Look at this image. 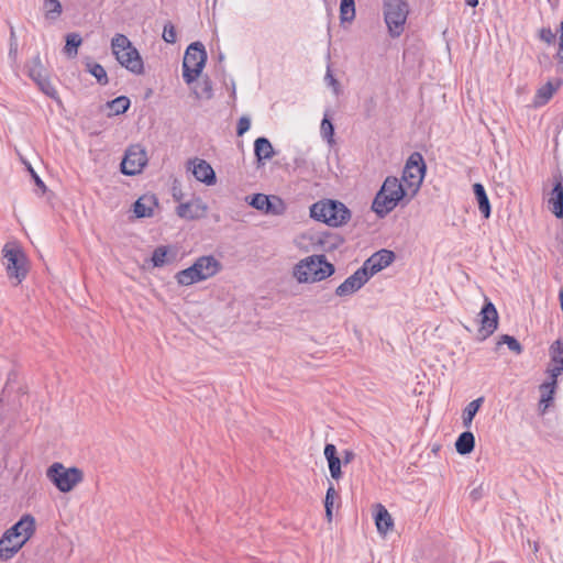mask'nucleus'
Listing matches in <instances>:
<instances>
[{"label":"nucleus","mask_w":563,"mask_h":563,"mask_svg":"<svg viewBox=\"0 0 563 563\" xmlns=\"http://www.w3.org/2000/svg\"><path fill=\"white\" fill-rule=\"evenodd\" d=\"M36 532V520L31 514L23 515L19 521L7 529L0 538V561L12 560Z\"/></svg>","instance_id":"nucleus-1"},{"label":"nucleus","mask_w":563,"mask_h":563,"mask_svg":"<svg viewBox=\"0 0 563 563\" xmlns=\"http://www.w3.org/2000/svg\"><path fill=\"white\" fill-rule=\"evenodd\" d=\"M400 201H410L408 200L407 190L397 177L388 176L376 194L372 209L377 216L385 217L393 211Z\"/></svg>","instance_id":"nucleus-2"},{"label":"nucleus","mask_w":563,"mask_h":563,"mask_svg":"<svg viewBox=\"0 0 563 563\" xmlns=\"http://www.w3.org/2000/svg\"><path fill=\"white\" fill-rule=\"evenodd\" d=\"M334 266L323 255H311L300 260L292 268L294 278L300 284H313L327 279Z\"/></svg>","instance_id":"nucleus-3"},{"label":"nucleus","mask_w":563,"mask_h":563,"mask_svg":"<svg viewBox=\"0 0 563 563\" xmlns=\"http://www.w3.org/2000/svg\"><path fill=\"white\" fill-rule=\"evenodd\" d=\"M222 264L212 255L198 257L191 266L176 273L175 280L179 286H190L216 276Z\"/></svg>","instance_id":"nucleus-4"},{"label":"nucleus","mask_w":563,"mask_h":563,"mask_svg":"<svg viewBox=\"0 0 563 563\" xmlns=\"http://www.w3.org/2000/svg\"><path fill=\"white\" fill-rule=\"evenodd\" d=\"M550 363L547 373L550 376V382H545L540 386V407L544 412L555 394L556 378L563 373V338L554 341L550 346Z\"/></svg>","instance_id":"nucleus-5"},{"label":"nucleus","mask_w":563,"mask_h":563,"mask_svg":"<svg viewBox=\"0 0 563 563\" xmlns=\"http://www.w3.org/2000/svg\"><path fill=\"white\" fill-rule=\"evenodd\" d=\"M2 263L7 275L16 286L21 284L29 273V261L20 245L13 242L5 243L2 247Z\"/></svg>","instance_id":"nucleus-6"},{"label":"nucleus","mask_w":563,"mask_h":563,"mask_svg":"<svg viewBox=\"0 0 563 563\" xmlns=\"http://www.w3.org/2000/svg\"><path fill=\"white\" fill-rule=\"evenodd\" d=\"M111 51L118 63L135 75L144 71L143 59L131 41L123 34H115L111 41Z\"/></svg>","instance_id":"nucleus-7"},{"label":"nucleus","mask_w":563,"mask_h":563,"mask_svg":"<svg viewBox=\"0 0 563 563\" xmlns=\"http://www.w3.org/2000/svg\"><path fill=\"white\" fill-rule=\"evenodd\" d=\"M310 217L330 227L346 223L351 217L349 209L340 201L323 199L310 207Z\"/></svg>","instance_id":"nucleus-8"},{"label":"nucleus","mask_w":563,"mask_h":563,"mask_svg":"<svg viewBox=\"0 0 563 563\" xmlns=\"http://www.w3.org/2000/svg\"><path fill=\"white\" fill-rule=\"evenodd\" d=\"M46 477L60 493H70L82 483L85 474L79 467L55 462L47 467Z\"/></svg>","instance_id":"nucleus-9"},{"label":"nucleus","mask_w":563,"mask_h":563,"mask_svg":"<svg viewBox=\"0 0 563 563\" xmlns=\"http://www.w3.org/2000/svg\"><path fill=\"white\" fill-rule=\"evenodd\" d=\"M384 20L391 37H398L405 30L409 5L405 0H384Z\"/></svg>","instance_id":"nucleus-10"},{"label":"nucleus","mask_w":563,"mask_h":563,"mask_svg":"<svg viewBox=\"0 0 563 563\" xmlns=\"http://www.w3.org/2000/svg\"><path fill=\"white\" fill-rule=\"evenodd\" d=\"M426 174V164L420 153H412L402 172L401 183L407 190L408 200L419 191Z\"/></svg>","instance_id":"nucleus-11"},{"label":"nucleus","mask_w":563,"mask_h":563,"mask_svg":"<svg viewBox=\"0 0 563 563\" xmlns=\"http://www.w3.org/2000/svg\"><path fill=\"white\" fill-rule=\"evenodd\" d=\"M207 60V53L201 43H192L188 46L183 60V77L187 84L197 79Z\"/></svg>","instance_id":"nucleus-12"},{"label":"nucleus","mask_w":563,"mask_h":563,"mask_svg":"<svg viewBox=\"0 0 563 563\" xmlns=\"http://www.w3.org/2000/svg\"><path fill=\"white\" fill-rule=\"evenodd\" d=\"M29 77L36 82L38 88L49 98L57 99V90L51 82L46 69L40 56L33 57L26 64Z\"/></svg>","instance_id":"nucleus-13"},{"label":"nucleus","mask_w":563,"mask_h":563,"mask_svg":"<svg viewBox=\"0 0 563 563\" xmlns=\"http://www.w3.org/2000/svg\"><path fill=\"white\" fill-rule=\"evenodd\" d=\"M147 164L146 151L139 144L131 145L121 163V170L125 175L140 174Z\"/></svg>","instance_id":"nucleus-14"},{"label":"nucleus","mask_w":563,"mask_h":563,"mask_svg":"<svg viewBox=\"0 0 563 563\" xmlns=\"http://www.w3.org/2000/svg\"><path fill=\"white\" fill-rule=\"evenodd\" d=\"M247 203L258 211L267 214L280 216L285 212L284 201L277 196H266L264 194H255L245 198Z\"/></svg>","instance_id":"nucleus-15"},{"label":"nucleus","mask_w":563,"mask_h":563,"mask_svg":"<svg viewBox=\"0 0 563 563\" xmlns=\"http://www.w3.org/2000/svg\"><path fill=\"white\" fill-rule=\"evenodd\" d=\"M186 168L188 172H191L198 181L203 183L207 186L216 185V173L207 161L198 157L190 158L186 164Z\"/></svg>","instance_id":"nucleus-16"},{"label":"nucleus","mask_w":563,"mask_h":563,"mask_svg":"<svg viewBox=\"0 0 563 563\" xmlns=\"http://www.w3.org/2000/svg\"><path fill=\"white\" fill-rule=\"evenodd\" d=\"M481 328L478 334L482 340H485L495 332L498 325V313L495 306L486 300L484 307L479 312Z\"/></svg>","instance_id":"nucleus-17"},{"label":"nucleus","mask_w":563,"mask_h":563,"mask_svg":"<svg viewBox=\"0 0 563 563\" xmlns=\"http://www.w3.org/2000/svg\"><path fill=\"white\" fill-rule=\"evenodd\" d=\"M369 274L366 273L362 267L357 269L353 275L347 277L335 290L336 296L345 297L357 291L367 280Z\"/></svg>","instance_id":"nucleus-18"},{"label":"nucleus","mask_w":563,"mask_h":563,"mask_svg":"<svg viewBox=\"0 0 563 563\" xmlns=\"http://www.w3.org/2000/svg\"><path fill=\"white\" fill-rule=\"evenodd\" d=\"M394 253L388 250H380L365 261L363 269L369 277L389 266L394 261Z\"/></svg>","instance_id":"nucleus-19"},{"label":"nucleus","mask_w":563,"mask_h":563,"mask_svg":"<svg viewBox=\"0 0 563 563\" xmlns=\"http://www.w3.org/2000/svg\"><path fill=\"white\" fill-rule=\"evenodd\" d=\"M207 205L199 198L180 203L176 209L177 216L186 220L201 219L207 214Z\"/></svg>","instance_id":"nucleus-20"},{"label":"nucleus","mask_w":563,"mask_h":563,"mask_svg":"<svg viewBox=\"0 0 563 563\" xmlns=\"http://www.w3.org/2000/svg\"><path fill=\"white\" fill-rule=\"evenodd\" d=\"M373 515L378 534L385 538L395 527L391 515L382 504L373 505Z\"/></svg>","instance_id":"nucleus-21"},{"label":"nucleus","mask_w":563,"mask_h":563,"mask_svg":"<svg viewBox=\"0 0 563 563\" xmlns=\"http://www.w3.org/2000/svg\"><path fill=\"white\" fill-rule=\"evenodd\" d=\"M561 85L562 80L556 78L549 80L547 84L541 86L533 98V107L538 108L547 104L553 95L560 89Z\"/></svg>","instance_id":"nucleus-22"},{"label":"nucleus","mask_w":563,"mask_h":563,"mask_svg":"<svg viewBox=\"0 0 563 563\" xmlns=\"http://www.w3.org/2000/svg\"><path fill=\"white\" fill-rule=\"evenodd\" d=\"M177 251L169 245L157 246L152 254V263L154 267H163L175 261Z\"/></svg>","instance_id":"nucleus-23"},{"label":"nucleus","mask_w":563,"mask_h":563,"mask_svg":"<svg viewBox=\"0 0 563 563\" xmlns=\"http://www.w3.org/2000/svg\"><path fill=\"white\" fill-rule=\"evenodd\" d=\"M157 207V199L153 195L141 196L133 206V211L137 218L152 217Z\"/></svg>","instance_id":"nucleus-24"},{"label":"nucleus","mask_w":563,"mask_h":563,"mask_svg":"<svg viewBox=\"0 0 563 563\" xmlns=\"http://www.w3.org/2000/svg\"><path fill=\"white\" fill-rule=\"evenodd\" d=\"M548 207L555 214V217H563V185L561 181L555 184L548 200Z\"/></svg>","instance_id":"nucleus-25"},{"label":"nucleus","mask_w":563,"mask_h":563,"mask_svg":"<svg viewBox=\"0 0 563 563\" xmlns=\"http://www.w3.org/2000/svg\"><path fill=\"white\" fill-rule=\"evenodd\" d=\"M324 456L328 460L331 476L339 479L342 476L341 460L336 456V448L334 444H327L324 448Z\"/></svg>","instance_id":"nucleus-26"},{"label":"nucleus","mask_w":563,"mask_h":563,"mask_svg":"<svg viewBox=\"0 0 563 563\" xmlns=\"http://www.w3.org/2000/svg\"><path fill=\"white\" fill-rule=\"evenodd\" d=\"M474 446L475 437L470 431L463 432L455 442V449L462 455L470 454L474 450Z\"/></svg>","instance_id":"nucleus-27"},{"label":"nucleus","mask_w":563,"mask_h":563,"mask_svg":"<svg viewBox=\"0 0 563 563\" xmlns=\"http://www.w3.org/2000/svg\"><path fill=\"white\" fill-rule=\"evenodd\" d=\"M474 195L478 202V209L488 219L490 217V205L484 187L481 184H474Z\"/></svg>","instance_id":"nucleus-28"},{"label":"nucleus","mask_w":563,"mask_h":563,"mask_svg":"<svg viewBox=\"0 0 563 563\" xmlns=\"http://www.w3.org/2000/svg\"><path fill=\"white\" fill-rule=\"evenodd\" d=\"M356 15L354 0H341L340 3V22L342 25L351 24Z\"/></svg>","instance_id":"nucleus-29"},{"label":"nucleus","mask_w":563,"mask_h":563,"mask_svg":"<svg viewBox=\"0 0 563 563\" xmlns=\"http://www.w3.org/2000/svg\"><path fill=\"white\" fill-rule=\"evenodd\" d=\"M483 401H484V398L479 397V398L471 401L465 407V409L463 410V413H462V421H463V426L465 428H470L472 426L473 419L476 416V413L478 412Z\"/></svg>","instance_id":"nucleus-30"},{"label":"nucleus","mask_w":563,"mask_h":563,"mask_svg":"<svg viewBox=\"0 0 563 563\" xmlns=\"http://www.w3.org/2000/svg\"><path fill=\"white\" fill-rule=\"evenodd\" d=\"M43 12L46 20L55 21L57 20L62 12L63 7L59 0H44L43 2Z\"/></svg>","instance_id":"nucleus-31"},{"label":"nucleus","mask_w":563,"mask_h":563,"mask_svg":"<svg viewBox=\"0 0 563 563\" xmlns=\"http://www.w3.org/2000/svg\"><path fill=\"white\" fill-rule=\"evenodd\" d=\"M255 155L260 161L268 159L273 156L274 151L271 142L265 137H260L254 144Z\"/></svg>","instance_id":"nucleus-32"},{"label":"nucleus","mask_w":563,"mask_h":563,"mask_svg":"<svg viewBox=\"0 0 563 563\" xmlns=\"http://www.w3.org/2000/svg\"><path fill=\"white\" fill-rule=\"evenodd\" d=\"M111 114L124 113L130 107V100L126 97H118L114 100L107 103Z\"/></svg>","instance_id":"nucleus-33"},{"label":"nucleus","mask_w":563,"mask_h":563,"mask_svg":"<svg viewBox=\"0 0 563 563\" xmlns=\"http://www.w3.org/2000/svg\"><path fill=\"white\" fill-rule=\"evenodd\" d=\"M81 44V37L77 33H70L66 36V45H65V52L68 56H76L77 55V48Z\"/></svg>","instance_id":"nucleus-34"},{"label":"nucleus","mask_w":563,"mask_h":563,"mask_svg":"<svg viewBox=\"0 0 563 563\" xmlns=\"http://www.w3.org/2000/svg\"><path fill=\"white\" fill-rule=\"evenodd\" d=\"M87 69L99 84L106 85L108 82L106 69L100 64L89 63L87 64Z\"/></svg>","instance_id":"nucleus-35"},{"label":"nucleus","mask_w":563,"mask_h":563,"mask_svg":"<svg viewBox=\"0 0 563 563\" xmlns=\"http://www.w3.org/2000/svg\"><path fill=\"white\" fill-rule=\"evenodd\" d=\"M335 496H336V490L333 487V485H331L327 490L325 500H324L325 516H327L328 521L332 520V507H333Z\"/></svg>","instance_id":"nucleus-36"},{"label":"nucleus","mask_w":563,"mask_h":563,"mask_svg":"<svg viewBox=\"0 0 563 563\" xmlns=\"http://www.w3.org/2000/svg\"><path fill=\"white\" fill-rule=\"evenodd\" d=\"M504 343L507 344L508 347L517 354H520L522 352L521 344L514 336H510L507 334L500 336V340L498 341V345L504 344Z\"/></svg>","instance_id":"nucleus-37"},{"label":"nucleus","mask_w":563,"mask_h":563,"mask_svg":"<svg viewBox=\"0 0 563 563\" xmlns=\"http://www.w3.org/2000/svg\"><path fill=\"white\" fill-rule=\"evenodd\" d=\"M320 130H321V134L323 135V137L328 140V143L332 144L334 129H333L331 121L328 118H324L322 120Z\"/></svg>","instance_id":"nucleus-38"},{"label":"nucleus","mask_w":563,"mask_h":563,"mask_svg":"<svg viewBox=\"0 0 563 563\" xmlns=\"http://www.w3.org/2000/svg\"><path fill=\"white\" fill-rule=\"evenodd\" d=\"M163 38L167 43H175L177 40L176 30L172 24L164 26Z\"/></svg>","instance_id":"nucleus-39"},{"label":"nucleus","mask_w":563,"mask_h":563,"mask_svg":"<svg viewBox=\"0 0 563 563\" xmlns=\"http://www.w3.org/2000/svg\"><path fill=\"white\" fill-rule=\"evenodd\" d=\"M324 80L333 89V92L338 96L340 93V84L334 78L330 69H328Z\"/></svg>","instance_id":"nucleus-40"},{"label":"nucleus","mask_w":563,"mask_h":563,"mask_svg":"<svg viewBox=\"0 0 563 563\" xmlns=\"http://www.w3.org/2000/svg\"><path fill=\"white\" fill-rule=\"evenodd\" d=\"M251 126L250 119L242 117L238 123V135H243Z\"/></svg>","instance_id":"nucleus-41"},{"label":"nucleus","mask_w":563,"mask_h":563,"mask_svg":"<svg viewBox=\"0 0 563 563\" xmlns=\"http://www.w3.org/2000/svg\"><path fill=\"white\" fill-rule=\"evenodd\" d=\"M540 38L550 44L554 41L555 34L550 29H542L539 33Z\"/></svg>","instance_id":"nucleus-42"},{"label":"nucleus","mask_w":563,"mask_h":563,"mask_svg":"<svg viewBox=\"0 0 563 563\" xmlns=\"http://www.w3.org/2000/svg\"><path fill=\"white\" fill-rule=\"evenodd\" d=\"M562 33L560 36V44H559V51L556 53V58L559 60V64L561 65V68L563 69V21L561 24Z\"/></svg>","instance_id":"nucleus-43"},{"label":"nucleus","mask_w":563,"mask_h":563,"mask_svg":"<svg viewBox=\"0 0 563 563\" xmlns=\"http://www.w3.org/2000/svg\"><path fill=\"white\" fill-rule=\"evenodd\" d=\"M354 453L350 450L343 452V463L349 464L354 460Z\"/></svg>","instance_id":"nucleus-44"},{"label":"nucleus","mask_w":563,"mask_h":563,"mask_svg":"<svg viewBox=\"0 0 563 563\" xmlns=\"http://www.w3.org/2000/svg\"><path fill=\"white\" fill-rule=\"evenodd\" d=\"M29 169H30V172H31V174H32V176H33V178H34V180H35V184H36L38 187L44 188V187H45L44 183H43V181H42V179H41V178L35 174V172L33 170V168H32V167H29Z\"/></svg>","instance_id":"nucleus-45"},{"label":"nucleus","mask_w":563,"mask_h":563,"mask_svg":"<svg viewBox=\"0 0 563 563\" xmlns=\"http://www.w3.org/2000/svg\"><path fill=\"white\" fill-rule=\"evenodd\" d=\"M16 52H18V45L15 42L11 43V47H10V55L11 56H16Z\"/></svg>","instance_id":"nucleus-46"},{"label":"nucleus","mask_w":563,"mask_h":563,"mask_svg":"<svg viewBox=\"0 0 563 563\" xmlns=\"http://www.w3.org/2000/svg\"><path fill=\"white\" fill-rule=\"evenodd\" d=\"M465 3L470 7H476L478 4V0H465Z\"/></svg>","instance_id":"nucleus-47"},{"label":"nucleus","mask_w":563,"mask_h":563,"mask_svg":"<svg viewBox=\"0 0 563 563\" xmlns=\"http://www.w3.org/2000/svg\"><path fill=\"white\" fill-rule=\"evenodd\" d=\"M560 302H561V308L563 311V289L560 291Z\"/></svg>","instance_id":"nucleus-48"}]
</instances>
